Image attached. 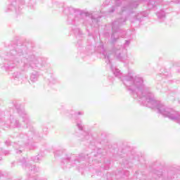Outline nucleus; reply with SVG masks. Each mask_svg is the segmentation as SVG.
<instances>
[{"label": "nucleus", "instance_id": "obj_1", "mask_svg": "<svg viewBox=\"0 0 180 180\" xmlns=\"http://www.w3.org/2000/svg\"><path fill=\"white\" fill-rule=\"evenodd\" d=\"M130 45V39L126 40L124 46L117 47L114 49L113 52L108 51H106L103 47V44H101L98 49L100 53H102L105 60V63L110 66L112 72L115 77L121 79L125 88L132 94L134 99H136L143 106L155 109L157 104L160 102L155 100L154 94L151 92V88L144 84V79L140 76H136L133 70H129L126 75L122 74L120 70L116 67L112 65V58L115 57L122 61L126 63L127 60V49Z\"/></svg>", "mask_w": 180, "mask_h": 180}, {"label": "nucleus", "instance_id": "obj_2", "mask_svg": "<svg viewBox=\"0 0 180 180\" xmlns=\"http://www.w3.org/2000/svg\"><path fill=\"white\" fill-rule=\"evenodd\" d=\"M147 0H115V6H112V8L108 11L109 13H113L121 6L120 11L118 12L122 17H119L112 23V34L110 37L111 44H115L119 37H124L126 31H123L120 29L121 26L125 25L127 18L132 13H134V9H137L140 2H146ZM148 9H157V3L154 0H148Z\"/></svg>", "mask_w": 180, "mask_h": 180}, {"label": "nucleus", "instance_id": "obj_3", "mask_svg": "<svg viewBox=\"0 0 180 180\" xmlns=\"http://www.w3.org/2000/svg\"><path fill=\"white\" fill-rule=\"evenodd\" d=\"M6 54L4 56V67L6 70L15 68L19 64L26 68H34V70H43L46 62L43 59L36 57L33 53L27 50L24 45H8L6 49Z\"/></svg>", "mask_w": 180, "mask_h": 180}, {"label": "nucleus", "instance_id": "obj_4", "mask_svg": "<svg viewBox=\"0 0 180 180\" xmlns=\"http://www.w3.org/2000/svg\"><path fill=\"white\" fill-rule=\"evenodd\" d=\"M63 13L68 15V23L72 25V30L76 36L82 37V31L78 28V26H84V27H92L98 26L101 22L102 15L98 11H84L72 7H66L63 10Z\"/></svg>", "mask_w": 180, "mask_h": 180}, {"label": "nucleus", "instance_id": "obj_5", "mask_svg": "<svg viewBox=\"0 0 180 180\" xmlns=\"http://www.w3.org/2000/svg\"><path fill=\"white\" fill-rule=\"evenodd\" d=\"M14 106L15 109H17V112L22 119V122L20 123L19 120H17L16 118H14L13 116L11 115L10 120L6 121L5 122H4V119L0 117V124H6L7 126H11V127H23L24 129L30 127L32 123V119H30V116H29V114L25 110V108L18 103H15Z\"/></svg>", "mask_w": 180, "mask_h": 180}, {"label": "nucleus", "instance_id": "obj_6", "mask_svg": "<svg viewBox=\"0 0 180 180\" xmlns=\"http://www.w3.org/2000/svg\"><path fill=\"white\" fill-rule=\"evenodd\" d=\"M155 109H157L158 112L164 117H168L170 120L180 124V112L174 110L159 101Z\"/></svg>", "mask_w": 180, "mask_h": 180}, {"label": "nucleus", "instance_id": "obj_7", "mask_svg": "<svg viewBox=\"0 0 180 180\" xmlns=\"http://www.w3.org/2000/svg\"><path fill=\"white\" fill-rule=\"evenodd\" d=\"M18 143H14V148H15V152L17 154H20L22 150H18L21 147H29L30 150H34V143L33 142V132L29 131L28 136L26 134H20L18 136Z\"/></svg>", "mask_w": 180, "mask_h": 180}, {"label": "nucleus", "instance_id": "obj_8", "mask_svg": "<svg viewBox=\"0 0 180 180\" xmlns=\"http://www.w3.org/2000/svg\"><path fill=\"white\" fill-rule=\"evenodd\" d=\"M86 160L85 155L81 154L77 155H68L65 158L62 160L61 166L63 169H67V168H71L72 167H77L84 164L82 161Z\"/></svg>", "mask_w": 180, "mask_h": 180}, {"label": "nucleus", "instance_id": "obj_9", "mask_svg": "<svg viewBox=\"0 0 180 180\" xmlns=\"http://www.w3.org/2000/svg\"><path fill=\"white\" fill-rule=\"evenodd\" d=\"M9 4L7 8L5 10V12H19V5H26L29 4L30 0H8Z\"/></svg>", "mask_w": 180, "mask_h": 180}, {"label": "nucleus", "instance_id": "obj_10", "mask_svg": "<svg viewBox=\"0 0 180 180\" xmlns=\"http://www.w3.org/2000/svg\"><path fill=\"white\" fill-rule=\"evenodd\" d=\"M20 162L23 169L27 171V172H30L32 174H37V172H39L40 171V169L35 165L32 166V164H30V161L29 160V159L22 158L20 160Z\"/></svg>", "mask_w": 180, "mask_h": 180}, {"label": "nucleus", "instance_id": "obj_11", "mask_svg": "<svg viewBox=\"0 0 180 180\" xmlns=\"http://www.w3.org/2000/svg\"><path fill=\"white\" fill-rule=\"evenodd\" d=\"M77 127L80 131H82V135L79 136L82 140H89L91 137V132L89 131H84V124L82 121H77L76 122Z\"/></svg>", "mask_w": 180, "mask_h": 180}, {"label": "nucleus", "instance_id": "obj_12", "mask_svg": "<svg viewBox=\"0 0 180 180\" xmlns=\"http://www.w3.org/2000/svg\"><path fill=\"white\" fill-rule=\"evenodd\" d=\"M148 16V11H143L140 13H138L136 15H135L134 20H131V23H134V22H137L138 23H140L141 22V19L143 18H146Z\"/></svg>", "mask_w": 180, "mask_h": 180}, {"label": "nucleus", "instance_id": "obj_13", "mask_svg": "<svg viewBox=\"0 0 180 180\" xmlns=\"http://www.w3.org/2000/svg\"><path fill=\"white\" fill-rule=\"evenodd\" d=\"M13 78L15 79V81H19L20 84H23V81L26 80L27 77L26 76H24L23 75H21L19 72H14L13 75Z\"/></svg>", "mask_w": 180, "mask_h": 180}, {"label": "nucleus", "instance_id": "obj_14", "mask_svg": "<svg viewBox=\"0 0 180 180\" xmlns=\"http://www.w3.org/2000/svg\"><path fill=\"white\" fill-rule=\"evenodd\" d=\"M156 16L160 22H164L167 18V13H165L164 9H161L156 13Z\"/></svg>", "mask_w": 180, "mask_h": 180}, {"label": "nucleus", "instance_id": "obj_15", "mask_svg": "<svg viewBox=\"0 0 180 180\" xmlns=\"http://www.w3.org/2000/svg\"><path fill=\"white\" fill-rule=\"evenodd\" d=\"M30 79L31 82H36L39 79V72L37 71L32 72L30 76Z\"/></svg>", "mask_w": 180, "mask_h": 180}, {"label": "nucleus", "instance_id": "obj_16", "mask_svg": "<svg viewBox=\"0 0 180 180\" xmlns=\"http://www.w3.org/2000/svg\"><path fill=\"white\" fill-rule=\"evenodd\" d=\"M43 157H44V154L40 153L37 156L32 157L31 160L34 161V162H40V161L43 160Z\"/></svg>", "mask_w": 180, "mask_h": 180}, {"label": "nucleus", "instance_id": "obj_17", "mask_svg": "<svg viewBox=\"0 0 180 180\" xmlns=\"http://www.w3.org/2000/svg\"><path fill=\"white\" fill-rule=\"evenodd\" d=\"M26 180H47V179H39L37 176H32V174H28Z\"/></svg>", "mask_w": 180, "mask_h": 180}, {"label": "nucleus", "instance_id": "obj_18", "mask_svg": "<svg viewBox=\"0 0 180 180\" xmlns=\"http://www.w3.org/2000/svg\"><path fill=\"white\" fill-rule=\"evenodd\" d=\"M55 157H60V155H63V150H56L54 152Z\"/></svg>", "mask_w": 180, "mask_h": 180}, {"label": "nucleus", "instance_id": "obj_19", "mask_svg": "<svg viewBox=\"0 0 180 180\" xmlns=\"http://www.w3.org/2000/svg\"><path fill=\"white\" fill-rule=\"evenodd\" d=\"M51 84H57V79L56 77H52L50 79Z\"/></svg>", "mask_w": 180, "mask_h": 180}, {"label": "nucleus", "instance_id": "obj_20", "mask_svg": "<svg viewBox=\"0 0 180 180\" xmlns=\"http://www.w3.org/2000/svg\"><path fill=\"white\" fill-rule=\"evenodd\" d=\"M78 115L79 116H82L84 115L83 111H78L77 112H75L74 116H77Z\"/></svg>", "mask_w": 180, "mask_h": 180}, {"label": "nucleus", "instance_id": "obj_21", "mask_svg": "<svg viewBox=\"0 0 180 180\" xmlns=\"http://www.w3.org/2000/svg\"><path fill=\"white\" fill-rule=\"evenodd\" d=\"M4 154H5V155H9V154H10L9 150H4Z\"/></svg>", "mask_w": 180, "mask_h": 180}, {"label": "nucleus", "instance_id": "obj_22", "mask_svg": "<svg viewBox=\"0 0 180 180\" xmlns=\"http://www.w3.org/2000/svg\"><path fill=\"white\" fill-rule=\"evenodd\" d=\"M124 175H125V176H129V171H125Z\"/></svg>", "mask_w": 180, "mask_h": 180}, {"label": "nucleus", "instance_id": "obj_23", "mask_svg": "<svg viewBox=\"0 0 180 180\" xmlns=\"http://www.w3.org/2000/svg\"><path fill=\"white\" fill-rule=\"evenodd\" d=\"M6 146H10L11 145V141H6Z\"/></svg>", "mask_w": 180, "mask_h": 180}, {"label": "nucleus", "instance_id": "obj_24", "mask_svg": "<svg viewBox=\"0 0 180 180\" xmlns=\"http://www.w3.org/2000/svg\"><path fill=\"white\" fill-rule=\"evenodd\" d=\"M103 168L104 169L108 170L109 169V165L105 166Z\"/></svg>", "mask_w": 180, "mask_h": 180}, {"label": "nucleus", "instance_id": "obj_25", "mask_svg": "<svg viewBox=\"0 0 180 180\" xmlns=\"http://www.w3.org/2000/svg\"><path fill=\"white\" fill-rule=\"evenodd\" d=\"M176 4H179L180 5V1L179 0L176 1Z\"/></svg>", "mask_w": 180, "mask_h": 180}, {"label": "nucleus", "instance_id": "obj_26", "mask_svg": "<svg viewBox=\"0 0 180 180\" xmlns=\"http://www.w3.org/2000/svg\"><path fill=\"white\" fill-rule=\"evenodd\" d=\"M87 48L92 49V46H88Z\"/></svg>", "mask_w": 180, "mask_h": 180}, {"label": "nucleus", "instance_id": "obj_27", "mask_svg": "<svg viewBox=\"0 0 180 180\" xmlns=\"http://www.w3.org/2000/svg\"><path fill=\"white\" fill-rule=\"evenodd\" d=\"M96 157H98V158L101 157V154H97Z\"/></svg>", "mask_w": 180, "mask_h": 180}, {"label": "nucleus", "instance_id": "obj_28", "mask_svg": "<svg viewBox=\"0 0 180 180\" xmlns=\"http://www.w3.org/2000/svg\"><path fill=\"white\" fill-rule=\"evenodd\" d=\"M79 43H81V41H79L77 42V45L79 46Z\"/></svg>", "mask_w": 180, "mask_h": 180}, {"label": "nucleus", "instance_id": "obj_29", "mask_svg": "<svg viewBox=\"0 0 180 180\" xmlns=\"http://www.w3.org/2000/svg\"><path fill=\"white\" fill-rule=\"evenodd\" d=\"M97 175H99V173L98 172H96Z\"/></svg>", "mask_w": 180, "mask_h": 180}, {"label": "nucleus", "instance_id": "obj_30", "mask_svg": "<svg viewBox=\"0 0 180 180\" xmlns=\"http://www.w3.org/2000/svg\"><path fill=\"white\" fill-rule=\"evenodd\" d=\"M179 103H180V101H179Z\"/></svg>", "mask_w": 180, "mask_h": 180}, {"label": "nucleus", "instance_id": "obj_31", "mask_svg": "<svg viewBox=\"0 0 180 180\" xmlns=\"http://www.w3.org/2000/svg\"><path fill=\"white\" fill-rule=\"evenodd\" d=\"M86 158H88V155H86Z\"/></svg>", "mask_w": 180, "mask_h": 180}]
</instances>
